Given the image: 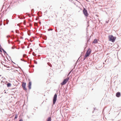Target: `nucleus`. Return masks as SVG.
I'll list each match as a JSON object with an SVG mask.
<instances>
[{
  "mask_svg": "<svg viewBox=\"0 0 121 121\" xmlns=\"http://www.w3.org/2000/svg\"><path fill=\"white\" fill-rule=\"evenodd\" d=\"M19 121H23L22 119H20Z\"/></svg>",
  "mask_w": 121,
  "mask_h": 121,
  "instance_id": "24",
  "label": "nucleus"
},
{
  "mask_svg": "<svg viewBox=\"0 0 121 121\" xmlns=\"http://www.w3.org/2000/svg\"><path fill=\"white\" fill-rule=\"evenodd\" d=\"M12 49H14L15 48H13V47H12Z\"/></svg>",
  "mask_w": 121,
  "mask_h": 121,
  "instance_id": "29",
  "label": "nucleus"
},
{
  "mask_svg": "<svg viewBox=\"0 0 121 121\" xmlns=\"http://www.w3.org/2000/svg\"><path fill=\"white\" fill-rule=\"evenodd\" d=\"M10 59L11 60V61H12V62H13V63H14V64H15V63L14 62H13V61L12 60H11V59Z\"/></svg>",
  "mask_w": 121,
  "mask_h": 121,
  "instance_id": "25",
  "label": "nucleus"
},
{
  "mask_svg": "<svg viewBox=\"0 0 121 121\" xmlns=\"http://www.w3.org/2000/svg\"><path fill=\"white\" fill-rule=\"evenodd\" d=\"M31 11L32 13H34V9H32Z\"/></svg>",
  "mask_w": 121,
  "mask_h": 121,
  "instance_id": "22",
  "label": "nucleus"
},
{
  "mask_svg": "<svg viewBox=\"0 0 121 121\" xmlns=\"http://www.w3.org/2000/svg\"><path fill=\"white\" fill-rule=\"evenodd\" d=\"M111 58L110 57H109V58L105 60V62H106V63H111V62L110 61L111 60Z\"/></svg>",
  "mask_w": 121,
  "mask_h": 121,
  "instance_id": "7",
  "label": "nucleus"
},
{
  "mask_svg": "<svg viewBox=\"0 0 121 121\" xmlns=\"http://www.w3.org/2000/svg\"><path fill=\"white\" fill-rule=\"evenodd\" d=\"M96 15L97 16V17H98V15Z\"/></svg>",
  "mask_w": 121,
  "mask_h": 121,
  "instance_id": "34",
  "label": "nucleus"
},
{
  "mask_svg": "<svg viewBox=\"0 0 121 121\" xmlns=\"http://www.w3.org/2000/svg\"><path fill=\"white\" fill-rule=\"evenodd\" d=\"M7 86L8 87H10L11 85V84L10 83H8L7 84Z\"/></svg>",
  "mask_w": 121,
  "mask_h": 121,
  "instance_id": "12",
  "label": "nucleus"
},
{
  "mask_svg": "<svg viewBox=\"0 0 121 121\" xmlns=\"http://www.w3.org/2000/svg\"><path fill=\"white\" fill-rule=\"evenodd\" d=\"M1 49H1V48H0V51L1 52H2V50H1Z\"/></svg>",
  "mask_w": 121,
  "mask_h": 121,
  "instance_id": "26",
  "label": "nucleus"
},
{
  "mask_svg": "<svg viewBox=\"0 0 121 121\" xmlns=\"http://www.w3.org/2000/svg\"><path fill=\"white\" fill-rule=\"evenodd\" d=\"M46 121H51V117H49L47 119Z\"/></svg>",
  "mask_w": 121,
  "mask_h": 121,
  "instance_id": "13",
  "label": "nucleus"
},
{
  "mask_svg": "<svg viewBox=\"0 0 121 121\" xmlns=\"http://www.w3.org/2000/svg\"><path fill=\"white\" fill-rule=\"evenodd\" d=\"M18 68H20V69H21V67H20L19 66H18Z\"/></svg>",
  "mask_w": 121,
  "mask_h": 121,
  "instance_id": "31",
  "label": "nucleus"
},
{
  "mask_svg": "<svg viewBox=\"0 0 121 121\" xmlns=\"http://www.w3.org/2000/svg\"><path fill=\"white\" fill-rule=\"evenodd\" d=\"M69 79V78H66L65 79L63 82L61 83L60 84L61 85H63L65 84L68 82Z\"/></svg>",
  "mask_w": 121,
  "mask_h": 121,
  "instance_id": "2",
  "label": "nucleus"
},
{
  "mask_svg": "<svg viewBox=\"0 0 121 121\" xmlns=\"http://www.w3.org/2000/svg\"><path fill=\"white\" fill-rule=\"evenodd\" d=\"M8 22H7V23H6V24H8Z\"/></svg>",
  "mask_w": 121,
  "mask_h": 121,
  "instance_id": "36",
  "label": "nucleus"
},
{
  "mask_svg": "<svg viewBox=\"0 0 121 121\" xmlns=\"http://www.w3.org/2000/svg\"><path fill=\"white\" fill-rule=\"evenodd\" d=\"M16 71H17V70H16Z\"/></svg>",
  "mask_w": 121,
  "mask_h": 121,
  "instance_id": "40",
  "label": "nucleus"
},
{
  "mask_svg": "<svg viewBox=\"0 0 121 121\" xmlns=\"http://www.w3.org/2000/svg\"><path fill=\"white\" fill-rule=\"evenodd\" d=\"M94 111H93V112H93H93H94Z\"/></svg>",
  "mask_w": 121,
  "mask_h": 121,
  "instance_id": "39",
  "label": "nucleus"
},
{
  "mask_svg": "<svg viewBox=\"0 0 121 121\" xmlns=\"http://www.w3.org/2000/svg\"><path fill=\"white\" fill-rule=\"evenodd\" d=\"M11 32L13 33L14 32V31H13V30H12V31H11Z\"/></svg>",
  "mask_w": 121,
  "mask_h": 121,
  "instance_id": "30",
  "label": "nucleus"
},
{
  "mask_svg": "<svg viewBox=\"0 0 121 121\" xmlns=\"http://www.w3.org/2000/svg\"><path fill=\"white\" fill-rule=\"evenodd\" d=\"M4 66H5V67H7V65H4Z\"/></svg>",
  "mask_w": 121,
  "mask_h": 121,
  "instance_id": "28",
  "label": "nucleus"
},
{
  "mask_svg": "<svg viewBox=\"0 0 121 121\" xmlns=\"http://www.w3.org/2000/svg\"><path fill=\"white\" fill-rule=\"evenodd\" d=\"M116 96L117 97H119L121 96V93L119 92H117L116 93Z\"/></svg>",
  "mask_w": 121,
  "mask_h": 121,
  "instance_id": "9",
  "label": "nucleus"
},
{
  "mask_svg": "<svg viewBox=\"0 0 121 121\" xmlns=\"http://www.w3.org/2000/svg\"><path fill=\"white\" fill-rule=\"evenodd\" d=\"M26 82H22V87L23 88L24 90L25 91H26L27 89L26 87Z\"/></svg>",
  "mask_w": 121,
  "mask_h": 121,
  "instance_id": "6",
  "label": "nucleus"
},
{
  "mask_svg": "<svg viewBox=\"0 0 121 121\" xmlns=\"http://www.w3.org/2000/svg\"><path fill=\"white\" fill-rule=\"evenodd\" d=\"M98 42L97 40L96 39H95L93 41V43H96Z\"/></svg>",
  "mask_w": 121,
  "mask_h": 121,
  "instance_id": "11",
  "label": "nucleus"
},
{
  "mask_svg": "<svg viewBox=\"0 0 121 121\" xmlns=\"http://www.w3.org/2000/svg\"><path fill=\"white\" fill-rule=\"evenodd\" d=\"M35 63L36 64H37V62L36 61V62H35Z\"/></svg>",
  "mask_w": 121,
  "mask_h": 121,
  "instance_id": "32",
  "label": "nucleus"
},
{
  "mask_svg": "<svg viewBox=\"0 0 121 121\" xmlns=\"http://www.w3.org/2000/svg\"><path fill=\"white\" fill-rule=\"evenodd\" d=\"M16 32L17 33H19V31L18 30H16Z\"/></svg>",
  "mask_w": 121,
  "mask_h": 121,
  "instance_id": "19",
  "label": "nucleus"
},
{
  "mask_svg": "<svg viewBox=\"0 0 121 121\" xmlns=\"http://www.w3.org/2000/svg\"><path fill=\"white\" fill-rule=\"evenodd\" d=\"M21 60L22 61H24L25 62H26V61H25V60H23L22 59H21Z\"/></svg>",
  "mask_w": 121,
  "mask_h": 121,
  "instance_id": "23",
  "label": "nucleus"
},
{
  "mask_svg": "<svg viewBox=\"0 0 121 121\" xmlns=\"http://www.w3.org/2000/svg\"><path fill=\"white\" fill-rule=\"evenodd\" d=\"M1 76V75H0V76Z\"/></svg>",
  "mask_w": 121,
  "mask_h": 121,
  "instance_id": "41",
  "label": "nucleus"
},
{
  "mask_svg": "<svg viewBox=\"0 0 121 121\" xmlns=\"http://www.w3.org/2000/svg\"><path fill=\"white\" fill-rule=\"evenodd\" d=\"M88 57V56H86V55H85V56H84V57L83 58V61L84 60L86 59V57Z\"/></svg>",
  "mask_w": 121,
  "mask_h": 121,
  "instance_id": "16",
  "label": "nucleus"
},
{
  "mask_svg": "<svg viewBox=\"0 0 121 121\" xmlns=\"http://www.w3.org/2000/svg\"><path fill=\"white\" fill-rule=\"evenodd\" d=\"M17 114H16L14 117V118L15 119H17Z\"/></svg>",
  "mask_w": 121,
  "mask_h": 121,
  "instance_id": "17",
  "label": "nucleus"
},
{
  "mask_svg": "<svg viewBox=\"0 0 121 121\" xmlns=\"http://www.w3.org/2000/svg\"><path fill=\"white\" fill-rule=\"evenodd\" d=\"M24 55H26L25 54H24L23 55V56H24Z\"/></svg>",
  "mask_w": 121,
  "mask_h": 121,
  "instance_id": "35",
  "label": "nucleus"
},
{
  "mask_svg": "<svg viewBox=\"0 0 121 121\" xmlns=\"http://www.w3.org/2000/svg\"><path fill=\"white\" fill-rule=\"evenodd\" d=\"M8 43L9 44H10V40L9 39H8Z\"/></svg>",
  "mask_w": 121,
  "mask_h": 121,
  "instance_id": "20",
  "label": "nucleus"
},
{
  "mask_svg": "<svg viewBox=\"0 0 121 121\" xmlns=\"http://www.w3.org/2000/svg\"><path fill=\"white\" fill-rule=\"evenodd\" d=\"M17 25L18 26V24H17Z\"/></svg>",
  "mask_w": 121,
  "mask_h": 121,
  "instance_id": "43",
  "label": "nucleus"
},
{
  "mask_svg": "<svg viewBox=\"0 0 121 121\" xmlns=\"http://www.w3.org/2000/svg\"><path fill=\"white\" fill-rule=\"evenodd\" d=\"M94 110H95L96 109V108H94Z\"/></svg>",
  "mask_w": 121,
  "mask_h": 121,
  "instance_id": "27",
  "label": "nucleus"
},
{
  "mask_svg": "<svg viewBox=\"0 0 121 121\" xmlns=\"http://www.w3.org/2000/svg\"><path fill=\"white\" fill-rule=\"evenodd\" d=\"M6 55L7 56H8L9 57V58L10 59H11V57H10V56H9L8 54L7 53H6Z\"/></svg>",
  "mask_w": 121,
  "mask_h": 121,
  "instance_id": "21",
  "label": "nucleus"
},
{
  "mask_svg": "<svg viewBox=\"0 0 121 121\" xmlns=\"http://www.w3.org/2000/svg\"><path fill=\"white\" fill-rule=\"evenodd\" d=\"M91 50L90 48H89L86 51L85 55H86L87 56H88L90 55L91 52Z\"/></svg>",
  "mask_w": 121,
  "mask_h": 121,
  "instance_id": "5",
  "label": "nucleus"
},
{
  "mask_svg": "<svg viewBox=\"0 0 121 121\" xmlns=\"http://www.w3.org/2000/svg\"><path fill=\"white\" fill-rule=\"evenodd\" d=\"M28 119H29L30 118L29 117H28Z\"/></svg>",
  "mask_w": 121,
  "mask_h": 121,
  "instance_id": "37",
  "label": "nucleus"
},
{
  "mask_svg": "<svg viewBox=\"0 0 121 121\" xmlns=\"http://www.w3.org/2000/svg\"><path fill=\"white\" fill-rule=\"evenodd\" d=\"M18 18L21 19H24L25 17L22 16H18Z\"/></svg>",
  "mask_w": 121,
  "mask_h": 121,
  "instance_id": "10",
  "label": "nucleus"
},
{
  "mask_svg": "<svg viewBox=\"0 0 121 121\" xmlns=\"http://www.w3.org/2000/svg\"><path fill=\"white\" fill-rule=\"evenodd\" d=\"M1 49L2 50V51L4 52V54L7 53V52H6V51L2 48Z\"/></svg>",
  "mask_w": 121,
  "mask_h": 121,
  "instance_id": "15",
  "label": "nucleus"
},
{
  "mask_svg": "<svg viewBox=\"0 0 121 121\" xmlns=\"http://www.w3.org/2000/svg\"><path fill=\"white\" fill-rule=\"evenodd\" d=\"M57 96V94L55 93L54 95L53 100V105L55 104L56 101Z\"/></svg>",
  "mask_w": 121,
  "mask_h": 121,
  "instance_id": "4",
  "label": "nucleus"
},
{
  "mask_svg": "<svg viewBox=\"0 0 121 121\" xmlns=\"http://www.w3.org/2000/svg\"><path fill=\"white\" fill-rule=\"evenodd\" d=\"M6 93V92H5V93Z\"/></svg>",
  "mask_w": 121,
  "mask_h": 121,
  "instance_id": "42",
  "label": "nucleus"
},
{
  "mask_svg": "<svg viewBox=\"0 0 121 121\" xmlns=\"http://www.w3.org/2000/svg\"><path fill=\"white\" fill-rule=\"evenodd\" d=\"M90 39V38H89V37H88L87 38V43H88V44H89V42H90L89 41Z\"/></svg>",
  "mask_w": 121,
  "mask_h": 121,
  "instance_id": "14",
  "label": "nucleus"
},
{
  "mask_svg": "<svg viewBox=\"0 0 121 121\" xmlns=\"http://www.w3.org/2000/svg\"><path fill=\"white\" fill-rule=\"evenodd\" d=\"M31 84L32 83L31 82H29L28 83V87L29 89H30L31 88Z\"/></svg>",
  "mask_w": 121,
  "mask_h": 121,
  "instance_id": "8",
  "label": "nucleus"
},
{
  "mask_svg": "<svg viewBox=\"0 0 121 121\" xmlns=\"http://www.w3.org/2000/svg\"><path fill=\"white\" fill-rule=\"evenodd\" d=\"M116 38L115 36H114L112 35H110L108 36L109 40L111 41L112 42H115Z\"/></svg>",
  "mask_w": 121,
  "mask_h": 121,
  "instance_id": "1",
  "label": "nucleus"
},
{
  "mask_svg": "<svg viewBox=\"0 0 121 121\" xmlns=\"http://www.w3.org/2000/svg\"><path fill=\"white\" fill-rule=\"evenodd\" d=\"M83 12L85 17H87L88 16L89 14L88 13L87 10L86 9L84 8L83 10Z\"/></svg>",
  "mask_w": 121,
  "mask_h": 121,
  "instance_id": "3",
  "label": "nucleus"
},
{
  "mask_svg": "<svg viewBox=\"0 0 121 121\" xmlns=\"http://www.w3.org/2000/svg\"><path fill=\"white\" fill-rule=\"evenodd\" d=\"M7 67L8 68H10L9 67V66H7Z\"/></svg>",
  "mask_w": 121,
  "mask_h": 121,
  "instance_id": "33",
  "label": "nucleus"
},
{
  "mask_svg": "<svg viewBox=\"0 0 121 121\" xmlns=\"http://www.w3.org/2000/svg\"><path fill=\"white\" fill-rule=\"evenodd\" d=\"M6 37L7 38H8L9 37H11V36H10V35H7V36H6Z\"/></svg>",
  "mask_w": 121,
  "mask_h": 121,
  "instance_id": "18",
  "label": "nucleus"
},
{
  "mask_svg": "<svg viewBox=\"0 0 121 121\" xmlns=\"http://www.w3.org/2000/svg\"><path fill=\"white\" fill-rule=\"evenodd\" d=\"M7 70H9V69H7Z\"/></svg>",
  "mask_w": 121,
  "mask_h": 121,
  "instance_id": "38",
  "label": "nucleus"
}]
</instances>
